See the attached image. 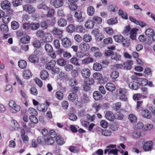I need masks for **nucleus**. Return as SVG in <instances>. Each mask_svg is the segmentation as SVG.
Here are the masks:
<instances>
[{"label":"nucleus","mask_w":155,"mask_h":155,"mask_svg":"<svg viewBox=\"0 0 155 155\" xmlns=\"http://www.w3.org/2000/svg\"><path fill=\"white\" fill-rule=\"evenodd\" d=\"M80 47L82 51H87L90 48L89 44L84 43H81Z\"/></svg>","instance_id":"obj_24"},{"label":"nucleus","mask_w":155,"mask_h":155,"mask_svg":"<svg viewBox=\"0 0 155 155\" xmlns=\"http://www.w3.org/2000/svg\"><path fill=\"white\" fill-rule=\"evenodd\" d=\"M112 60L116 61H120L121 59V56L117 52L113 54L111 57Z\"/></svg>","instance_id":"obj_39"},{"label":"nucleus","mask_w":155,"mask_h":155,"mask_svg":"<svg viewBox=\"0 0 155 155\" xmlns=\"http://www.w3.org/2000/svg\"><path fill=\"white\" fill-rule=\"evenodd\" d=\"M79 87H74L71 90V93H70L68 97H81V94L79 91Z\"/></svg>","instance_id":"obj_3"},{"label":"nucleus","mask_w":155,"mask_h":155,"mask_svg":"<svg viewBox=\"0 0 155 155\" xmlns=\"http://www.w3.org/2000/svg\"><path fill=\"white\" fill-rule=\"evenodd\" d=\"M36 35L37 37L38 38H41L45 35L44 32L43 31L39 30L37 31L36 33Z\"/></svg>","instance_id":"obj_62"},{"label":"nucleus","mask_w":155,"mask_h":155,"mask_svg":"<svg viewBox=\"0 0 155 155\" xmlns=\"http://www.w3.org/2000/svg\"><path fill=\"white\" fill-rule=\"evenodd\" d=\"M55 140L57 144L60 145H61L65 143V142L62 137L60 136H57Z\"/></svg>","instance_id":"obj_37"},{"label":"nucleus","mask_w":155,"mask_h":155,"mask_svg":"<svg viewBox=\"0 0 155 155\" xmlns=\"http://www.w3.org/2000/svg\"><path fill=\"white\" fill-rule=\"evenodd\" d=\"M105 117L107 119L110 121H114L115 119V117L113 113L111 111L107 112Z\"/></svg>","instance_id":"obj_18"},{"label":"nucleus","mask_w":155,"mask_h":155,"mask_svg":"<svg viewBox=\"0 0 155 155\" xmlns=\"http://www.w3.org/2000/svg\"><path fill=\"white\" fill-rule=\"evenodd\" d=\"M28 59L30 62L32 63H38L39 62L38 58L36 55H31L29 56Z\"/></svg>","instance_id":"obj_20"},{"label":"nucleus","mask_w":155,"mask_h":155,"mask_svg":"<svg viewBox=\"0 0 155 155\" xmlns=\"http://www.w3.org/2000/svg\"><path fill=\"white\" fill-rule=\"evenodd\" d=\"M93 77L95 79L98 80H101L103 78L102 74L98 72L94 73L93 75Z\"/></svg>","instance_id":"obj_56"},{"label":"nucleus","mask_w":155,"mask_h":155,"mask_svg":"<svg viewBox=\"0 0 155 155\" xmlns=\"http://www.w3.org/2000/svg\"><path fill=\"white\" fill-rule=\"evenodd\" d=\"M153 142L151 141L147 142L144 144L143 149L145 151H149L152 149Z\"/></svg>","instance_id":"obj_13"},{"label":"nucleus","mask_w":155,"mask_h":155,"mask_svg":"<svg viewBox=\"0 0 155 155\" xmlns=\"http://www.w3.org/2000/svg\"><path fill=\"white\" fill-rule=\"evenodd\" d=\"M48 11L47 16L48 17H51L54 15V10L53 9L48 7V9L46 11Z\"/></svg>","instance_id":"obj_47"},{"label":"nucleus","mask_w":155,"mask_h":155,"mask_svg":"<svg viewBox=\"0 0 155 155\" xmlns=\"http://www.w3.org/2000/svg\"><path fill=\"white\" fill-rule=\"evenodd\" d=\"M117 92L120 96H126L128 94L127 90L124 89H119Z\"/></svg>","instance_id":"obj_34"},{"label":"nucleus","mask_w":155,"mask_h":155,"mask_svg":"<svg viewBox=\"0 0 155 155\" xmlns=\"http://www.w3.org/2000/svg\"><path fill=\"white\" fill-rule=\"evenodd\" d=\"M140 97H133L134 100L137 101V111L139 112L140 110H141L142 108L141 107L143 101L140 100Z\"/></svg>","instance_id":"obj_15"},{"label":"nucleus","mask_w":155,"mask_h":155,"mask_svg":"<svg viewBox=\"0 0 155 155\" xmlns=\"http://www.w3.org/2000/svg\"><path fill=\"white\" fill-rule=\"evenodd\" d=\"M142 114L143 117L147 118H150L151 116V113L147 109H145L143 110Z\"/></svg>","instance_id":"obj_31"},{"label":"nucleus","mask_w":155,"mask_h":155,"mask_svg":"<svg viewBox=\"0 0 155 155\" xmlns=\"http://www.w3.org/2000/svg\"><path fill=\"white\" fill-rule=\"evenodd\" d=\"M72 111L73 113L75 112V110L74 109L72 108ZM68 118L71 120L75 121L77 119V117L74 113H69L68 115Z\"/></svg>","instance_id":"obj_21"},{"label":"nucleus","mask_w":155,"mask_h":155,"mask_svg":"<svg viewBox=\"0 0 155 155\" xmlns=\"http://www.w3.org/2000/svg\"><path fill=\"white\" fill-rule=\"evenodd\" d=\"M47 107L46 108L45 107L42 105L41 104H39V105L37 107V109L38 110L43 112H45L46 111Z\"/></svg>","instance_id":"obj_64"},{"label":"nucleus","mask_w":155,"mask_h":155,"mask_svg":"<svg viewBox=\"0 0 155 155\" xmlns=\"http://www.w3.org/2000/svg\"><path fill=\"white\" fill-rule=\"evenodd\" d=\"M23 10L24 11L28 12L29 14L34 13L35 11V9L30 5H25L23 6Z\"/></svg>","instance_id":"obj_8"},{"label":"nucleus","mask_w":155,"mask_h":155,"mask_svg":"<svg viewBox=\"0 0 155 155\" xmlns=\"http://www.w3.org/2000/svg\"><path fill=\"white\" fill-rule=\"evenodd\" d=\"M35 116V115H31L29 117V119L31 122V123H29L28 124V126L29 128L34 127L32 125L33 123L37 124L38 123V120Z\"/></svg>","instance_id":"obj_11"},{"label":"nucleus","mask_w":155,"mask_h":155,"mask_svg":"<svg viewBox=\"0 0 155 155\" xmlns=\"http://www.w3.org/2000/svg\"><path fill=\"white\" fill-rule=\"evenodd\" d=\"M138 29L137 28L131 29L130 31V37L132 40H135L136 39L137 32Z\"/></svg>","instance_id":"obj_16"},{"label":"nucleus","mask_w":155,"mask_h":155,"mask_svg":"<svg viewBox=\"0 0 155 155\" xmlns=\"http://www.w3.org/2000/svg\"><path fill=\"white\" fill-rule=\"evenodd\" d=\"M82 62L84 64H87L90 62H92L93 61V59L92 58L88 57L86 59L82 60Z\"/></svg>","instance_id":"obj_63"},{"label":"nucleus","mask_w":155,"mask_h":155,"mask_svg":"<svg viewBox=\"0 0 155 155\" xmlns=\"http://www.w3.org/2000/svg\"><path fill=\"white\" fill-rule=\"evenodd\" d=\"M74 16L76 19V20L78 22H82L85 19V18L82 16V12L79 11L75 12Z\"/></svg>","instance_id":"obj_6"},{"label":"nucleus","mask_w":155,"mask_h":155,"mask_svg":"<svg viewBox=\"0 0 155 155\" xmlns=\"http://www.w3.org/2000/svg\"><path fill=\"white\" fill-rule=\"evenodd\" d=\"M144 74V75L146 77L148 76H152L151 71L150 69L148 68H146L145 69Z\"/></svg>","instance_id":"obj_60"},{"label":"nucleus","mask_w":155,"mask_h":155,"mask_svg":"<svg viewBox=\"0 0 155 155\" xmlns=\"http://www.w3.org/2000/svg\"><path fill=\"white\" fill-rule=\"evenodd\" d=\"M116 145L115 144H110L107 147V149L104 151V153L106 154L108 152V154H113V155H118V150L117 149L112 148H115Z\"/></svg>","instance_id":"obj_1"},{"label":"nucleus","mask_w":155,"mask_h":155,"mask_svg":"<svg viewBox=\"0 0 155 155\" xmlns=\"http://www.w3.org/2000/svg\"><path fill=\"white\" fill-rule=\"evenodd\" d=\"M106 89L108 91H112L115 89V87L114 85L112 83H107L106 85Z\"/></svg>","instance_id":"obj_28"},{"label":"nucleus","mask_w":155,"mask_h":155,"mask_svg":"<svg viewBox=\"0 0 155 155\" xmlns=\"http://www.w3.org/2000/svg\"><path fill=\"white\" fill-rule=\"evenodd\" d=\"M55 63V61H51L47 64L45 67L47 69L52 70L54 68Z\"/></svg>","instance_id":"obj_27"},{"label":"nucleus","mask_w":155,"mask_h":155,"mask_svg":"<svg viewBox=\"0 0 155 155\" xmlns=\"http://www.w3.org/2000/svg\"><path fill=\"white\" fill-rule=\"evenodd\" d=\"M28 111L31 114V115L37 116L38 114V113L35 109L30 107L28 109Z\"/></svg>","instance_id":"obj_51"},{"label":"nucleus","mask_w":155,"mask_h":155,"mask_svg":"<svg viewBox=\"0 0 155 155\" xmlns=\"http://www.w3.org/2000/svg\"><path fill=\"white\" fill-rule=\"evenodd\" d=\"M83 40L85 42H89L91 41L92 38L90 35L85 34L83 37Z\"/></svg>","instance_id":"obj_52"},{"label":"nucleus","mask_w":155,"mask_h":155,"mask_svg":"<svg viewBox=\"0 0 155 155\" xmlns=\"http://www.w3.org/2000/svg\"><path fill=\"white\" fill-rule=\"evenodd\" d=\"M133 64V61L131 60L127 61L124 63V69L130 70L132 68V65Z\"/></svg>","instance_id":"obj_19"},{"label":"nucleus","mask_w":155,"mask_h":155,"mask_svg":"<svg viewBox=\"0 0 155 155\" xmlns=\"http://www.w3.org/2000/svg\"><path fill=\"white\" fill-rule=\"evenodd\" d=\"M87 13L89 16H93L95 13V10L94 7L92 6H89L87 8Z\"/></svg>","instance_id":"obj_22"},{"label":"nucleus","mask_w":155,"mask_h":155,"mask_svg":"<svg viewBox=\"0 0 155 155\" xmlns=\"http://www.w3.org/2000/svg\"><path fill=\"white\" fill-rule=\"evenodd\" d=\"M23 77L25 79H28L32 76L31 72L29 70H25L23 72Z\"/></svg>","instance_id":"obj_35"},{"label":"nucleus","mask_w":155,"mask_h":155,"mask_svg":"<svg viewBox=\"0 0 155 155\" xmlns=\"http://www.w3.org/2000/svg\"><path fill=\"white\" fill-rule=\"evenodd\" d=\"M128 118L130 121L132 123H135L136 122L137 118L135 115L130 114Z\"/></svg>","instance_id":"obj_57"},{"label":"nucleus","mask_w":155,"mask_h":155,"mask_svg":"<svg viewBox=\"0 0 155 155\" xmlns=\"http://www.w3.org/2000/svg\"><path fill=\"white\" fill-rule=\"evenodd\" d=\"M145 33L147 37H151L154 33V32L153 29L148 28L146 30Z\"/></svg>","instance_id":"obj_45"},{"label":"nucleus","mask_w":155,"mask_h":155,"mask_svg":"<svg viewBox=\"0 0 155 155\" xmlns=\"http://www.w3.org/2000/svg\"><path fill=\"white\" fill-rule=\"evenodd\" d=\"M94 24L92 20L87 21L85 24V26L87 28H91L93 27Z\"/></svg>","instance_id":"obj_29"},{"label":"nucleus","mask_w":155,"mask_h":155,"mask_svg":"<svg viewBox=\"0 0 155 155\" xmlns=\"http://www.w3.org/2000/svg\"><path fill=\"white\" fill-rule=\"evenodd\" d=\"M91 49L94 50V56L96 58H99L102 56V54L100 52L99 49L97 47H94L92 48Z\"/></svg>","instance_id":"obj_26"},{"label":"nucleus","mask_w":155,"mask_h":155,"mask_svg":"<svg viewBox=\"0 0 155 155\" xmlns=\"http://www.w3.org/2000/svg\"><path fill=\"white\" fill-rule=\"evenodd\" d=\"M50 3L55 8H58L63 5L64 1L63 0H51Z\"/></svg>","instance_id":"obj_5"},{"label":"nucleus","mask_w":155,"mask_h":155,"mask_svg":"<svg viewBox=\"0 0 155 155\" xmlns=\"http://www.w3.org/2000/svg\"><path fill=\"white\" fill-rule=\"evenodd\" d=\"M0 29L4 33H6L8 31V28L7 25L2 24L0 26Z\"/></svg>","instance_id":"obj_48"},{"label":"nucleus","mask_w":155,"mask_h":155,"mask_svg":"<svg viewBox=\"0 0 155 155\" xmlns=\"http://www.w3.org/2000/svg\"><path fill=\"white\" fill-rule=\"evenodd\" d=\"M99 90L100 92L97 91H95L93 94V97H96V96H99L100 97H102L100 92L103 94H104L106 93V91L104 89V87L102 86H100L99 87Z\"/></svg>","instance_id":"obj_7"},{"label":"nucleus","mask_w":155,"mask_h":155,"mask_svg":"<svg viewBox=\"0 0 155 155\" xmlns=\"http://www.w3.org/2000/svg\"><path fill=\"white\" fill-rule=\"evenodd\" d=\"M62 45L63 46L66 48H68L71 45V40L68 38H64L61 39Z\"/></svg>","instance_id":"obj_9"},{"label":"nucleus","mask_w":155,"mask_h":155,"mask_svg":"<svg viewBox=\"0 0 155 155\" xmlns=\"http://www.w3.org/2000/svg\"><path fill=\"white\" fill-rule=\"evenodd\" d=\"M63 30L57 28H54L51 33L56 38L61 39L63 35Z\"/></svg>","instance_id":"obj_4"},{"label":"nucleus","mask_w":155,"mask_h":155,"mask_svg":"<svg viewBox=\"0 0 155 155\" xmlns=\"http://www.w3.org/2000/svg\"><path fill=\"white\" fill-rule=\"evenodd\" d=\"M30 38L28 36L24 37L20 39V41L22 44H27L29 42Z\"/></svg>","instance_id":"obj_40"},{"label":"nucleus","mask_w":155,"mask_h":155,"mask_svg":"<svg viewBox=\"0 0 155 155\" xmlns=\"http://www.w3.org/2000/svg\"><path fill=\"white\" fill-rule=\"evenodd\" d=\"M66 31L70 33H72L75 30V26L73 24H70L66 27Z\"/></svg>","instance_id":"obj_41"},{"label":"nucleus","mask_w":155,"mask_h":155,"mask_svg":"<svg viewBox=\"0 0 155 155\" xmlns=\"http://www.w3.org/2000/svg\"><path fill=\"white\" fill-rule=\"evenodd\" d=\"M19 24L18 23L15 21H13L11 23V27L13 30H16L18 29L19 27Z\"/></svg>","instance_id":"obj_50"},{"label":"nucleus","mask_w":155,"mask_h":155,"mask_svg":"<svg viewBox=\"0 0 155 155\" xmlns=\"http://www.w3.org/2000/svg\"><path fill=\"white\" fill-rule=\"evenodd\" d=\"M119 76L118 72L116 71H112L110 74L111 78L114 80L116 79Z\"/></svg>","instance_id":"obj_44"},{"label":"nucleus","mask_w":155,"mask_h":155,"mask_svg":"<svg viewBox=\"0 0 155 155\" xmlns=\"http://www.w3.org/2000/svg\"><path fill=\"white\" fill-rule=\"evenodd\" d=\"M131 78L132 81L129 83V87L130 88L133 90H137L140 87L138 81H136V80L135 81L134 79L135 78H137V76L135 75H133L132 76Z\"/></svg>","instance_id":"obj_2"},{"label":"nucleus","mask_w":155,"mask_h":155,"mask_svg":"<svg viewBox=\"0 0 155 155\" xmlns=\"http://www.w3.org/2000/svg\"><path fill=\"white\" fill-rule=\"evenodd\" d=\"M130 40L128 39H123L121 43L123 46L125 47H128L130 44Z\"/></svg>","instance_id":"obj_43"},{"label":"nucleus","mask_w":155,"mask_h":155,"mask_svg":"<svg viewBox=\"0 0 155 155\" xmlns=\"http://www.w3.org/2000/svg\"><path fill=\"white\" fill-rule=\"evenodd\" d=\"M20 109L19 106H16L15 107H11L10 109V112L12 113H15Z\"/></svg>","instance_id":"obj_53"},{"label":"nucleus","mask_w":155,"mask_h":155,"mask_svg":"<svg viewBox=\"0 0 155 155\" xmlns=\"http://www.w3.org/2000/svg\"><path fill=\"white\" fill-rule=\"evenodd\" d=\"M50 22V20L48 19L41 22L40 24L42 28L46 29L49 25Z\"/></svg>","instance_id":"obj_30"},{"label":"nucleus","mask_w":155,"mask_h":155,"mask_svg":"<svg viewBox=\"0 0 155 155\" xmlns=\"http://www.w3.org/2000/svg\"><path fill=\"white\" fill-rule=\"evenodd\" d=\"M114 38L116 41L118 42H121L124 37L122 35H117L114 36Z\"/></svg>","instance_id":"obj_58"},{"label":"nucleus","mask_w":155,"mask_h":155,"mask_svg":"<svg viewBox=\"0 0 155 155\" xmlns=\"http://www.w3.org/2000/svg\"><path fill=\"white\" fill-rule=\"evenodd\" d=\"M37 142L41 145L46 144V139L43 137L40 136L38 137L37 139Z\"/></svg>","instance_id":"obj_46"},{"label":"nucleus","mask_w":155,"mask_h":155,"mask_svg":"<svg viewBox=\"0 0 155 155\" xmlns=\"http://www.w3.org/2000/svg\"><path fill=\"white\" fill-rule=\"evenodd\" d=\"M18 65L21 68L24 69L26 68L27 66V63L24 60H21L18 61Z\"/></svg>","instance_id":"obj_25"},{"label":"nucleus","mask_w":155,"mask_h":155,"mask_svg":"<svg viewBox=\"0 0 155 155\" xmlns=\"http://www.w3.org/2000/svg\"><path fill=\"white\" fill-rule=\"evenodd\" d=\"M10 2L7 0H5L2 2L1 6L2 8L4 10L8 9L11 7Z\"/></svg>","instance_id":"obj_14"},{"label":"nucleus","mask_w":155,"mask_h":155,"mask_svg":"<svg viewBox=\"0 0 155 155\" xmlns=\"http://www.w3.org/2000/svg\"><path fill=\"white\" fill-rule=\"evenodd\" d=\"M40 25L39 23H32L31 24V28L32 30H35L38 29L40 27Z\"/></svg>","instance_id":"obj_61"},{"label":"nucleus","mask_w":155,"mask_h":155,"mask_svg":"<svg viewBox=\"0 0 155 155\" xmlns=\"http://www.w3.org/2000/svg\"><path fill=\"white\" fill-rule=\"evenodd\" d=\"M22 0H13L12 4L15 7H17L22 4Z\"/></svg>","instance_id":"obj_55"},{"label":"nucleus","mask_w":155,"mask_h":155,"mask_svg":"<svg viewBox=\"0 0 155 155\" xmlns=\"http://www.w3.org/2000/svg\"><path fill=\"white\" fill-rule=\"evenodd\" d=\"M135 78L134 79V80L136 81H138L139 84L140 86H144L147 85L148 84V81L147 79L143 78H140L137 76V78Z\"/></svg>","instance_id":"obj_12"},{"label":"nucleus","mask_w":155,"mask_h":155,"mask_svg":"<svg viewBox=\"0 0 155 155\" xmlns=\"http://www.w3.org/2000/svg\"><path fill=\"white\" fill-rule=\"evenodd\" d=\"M91 33L95 35L96 39L98 41H101L104 38L102 35L99 32L98 30L92 31Z\"/></svg>","instance_id":"obj_10"},{"label":"nucleus","mask_w":155,"mask_h":155,"mask_svg":"<svg viewBox=\"0 0 155 155\" xmlns=\"http://www.w3.org/2000/svg\"><path fill=\"white\" fill-rule=\"evenodd\" d=\"M117 18H111L108 19L107 21V23L110 25H113L117 23Z\"/></svg>","instance_id":"obj_49"},{"label":"nucleus","mask_w":155,"mask_h":155,"mask_svg":"<svg viewBox=\"0 0 155 155\" xmlns=\"http://www.w3.org/2000/svg\"><path fill=\"white\" fill-rule=\"evenodd\" d=\"M93 69L96 71H99L102 69V67L101 64L98 63H95L94 64Z\"/></svg>","instance_id":"obj_36"},{"label":"nucleus","mask_w":155,"mask_h":155,"mask_svg":"<svg viewBox=\"0 0 155 155\" xmlns=\"http://www.w3.org/2000/svg\"><path fill=\"white\" fill-rule=\"evenodd\" d=\"M66 61L63 58H60L57 61V64L61 66H64L66 64Z\"/></svg>","instance_id":"obj_54"},{"label":"nucleus","mask_w":155,"mask_h":155,"mask_svg":"<svg viewBox=\"0 0 155 155\" xmlns=\"http://www.w3.org/2000/svg\"><path fill=\"white\" fill-rule=\"evenodd\" d=\"M53 39V36L52 35L49 33L47 34L45 36V38H43L44 42L45 43H49L51 42Z\"/></svg>","instance_id":"obj_23"},{"label":"nucleus","mask_w":155,"mask_h":155,"mask_svg":"<svg viewBox=\"0 0 155 155\" xmlns=\"http://www.w3.org/2000/svg\"><path fill=\"white\" fill-rule=\"evenodd\" d=\"M82 76L85 78H88L90 75L91 72L89 69L87 68H84L81 71Z\"/></svg>","instance_id":"obj_17"},{"label":"nucleus","mask_w":155,"mask_h":155,"mask_svg":"<svg viewBox=\"0 0 155 155\" xmlns=\"http://www.w3.org/2000/svg\"><path fill=\"white\" fill-rule=\"evenodd\" d=\"M58 24L60 27H65L67 24V21L64 19L61 18L58 20Z\"/></svg>","instance_id":"obj_32"},{"label":"nucleus","mask_w":155,"mask_h":155,"mask_svg":"<svg viewBox=\"0 0 155 155\" xmlns=\"http://www.w3.org/2000/svg\"><path fill=\"white\" fill-rule=\"evenodd\" d=\"M45 51L48 53H51L53 50L52 46L49 44L46 43L45 45Z\"/></svg>","instance_id":"obj_38"},{"label":"nucleus","mask_w":155,"mask_h":155,"mask_svg":"<svg viewBox=\"0 0 155 155\" xmlns=\"http://www.w3.org/2000/svg\"><path fill=\"white\" fill-rule=\"evenodd\" d=\"M41 78L42 80L46 79L48 77V73L46 70H43L41 71L40 74Z\"/></svg>","instance_id":"obj_33"},{"label":"nucleus","mask_w":155,"mask_h":155,"mask_svg":"<svg viewBox=\"0 0 155 155\" xmlns=\"http://www.w3.org/2000/svg\"><path fill=\"white\" fill-rule=\"evenodd\" d=\"M70 62L76 66L79 65L78 60L75 57L72 58L70 60Z\"/></svg>","instance_id":"obj_59"},{"label":"nucleus","mask_w":155,"mask_h":155,"mask_svg":"<svg viewBox=\"0 0 155 155\" xmlns=\"http://www.w3.org/2000/svg\"><path fill=\"white\" fill-rule=\"evenodd\" d=\"M94 24H100L102 22V18L99 17L95 16L92 18V20Z\"/></svg>","instance_id":"obj_42"}]
</instances>
